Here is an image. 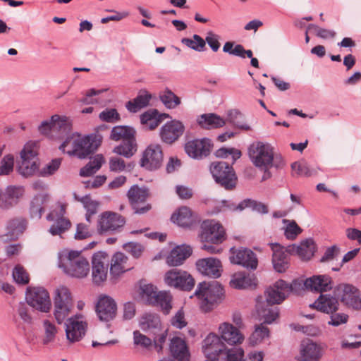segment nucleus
Wrapping results in <instances>:
<instances>
[{
  "instance_id": "a878e982",
  "label": "nucleus",
  "mask_w": 361,
  "mask_h": 361,
  "mask_svg": "<svg viewBox=\"0 0 361 361\" xmlns=\"http://www.w3.org/2000/svg\"><path fill=\"white\" fill-rule=\"evenodd\" d=\"M331 279L326 275L313 276L304 282L306 289L318 293L326 292L333 288Z\"/></svg>"
},
{
  "instance_id": "774afa93",
  "label": "nucleus",
  "mask_w": 361,
  "mask_h": 361,
  "mask_svg": "<svg viewBox=\"0 0 361 361\" xmlns=\"http://www.w3.org/2000/svg\"><path fill=\"white\" fill-rule=\"evenodd\" d=\"M291 168L293 176H310L312 175L310 170L305 164L294 162L292 164Z\"/></svg>"
},
{
  "instance_id": "dca6fc26",
  "label": "nucleus",
  "mask_w": 361,
  "mask_h": 361,
  "mask_svg": "<svg viewBox=\"0 0 361 361\" xmlns=\"http://www.w3.org/2000/svg\"><path fill=\"white\" fill-rule=\"evenodd\" d=\"M230 261L235 264H240L246 268L251 269H256L258 265V260L256 255L251 250L247 248L235 249L234 247L230 250Z\"/></svg>"
},
{
  "instance_id": "c9c22d12",
  "label": "nucleus",
  "mask_w": 361,
  "mask_h": 361,
  "mask_svg": "<svg viewBox=\"0 0 361 361\" xmlns=\"http://www.w3.org/2000/svg\"><path fill=\"white\" fill-rule=\"evenodd\" d=\"M135 130L133 128L126 126H117L112 128L110 138L114 141H123L135 139Z\"/></svg>"
},
{
  "instance_id": "72a5a7b5",
  "label": "nucleus",
  "mask_w": 361,
  "mask_h": 361,
  "mask_svg": "<svg viewBox=\"0 0 361 361\" xmlns=\"http://www.w3.org/2000/svg\"><path fill=\"white\" fill-rule=\"evenodd\" d=\"M170 351L172 356L178 361L188 360L190 353L185 341L179 337L171 340Z\"/></svg>"
},
{
  "instance_id": "9b49d317",
  "label": "nucleus",
  "mask_w": 361,
  "mask_h": 361,
  "mask_svg": "<svg viewBox=\"0 0 361 361\" xmlns=\"http://www.w3.org/2000/svg\"><path fill=\"white\" fill-rule=\"evenodd\" d=\"M26 300L29 305L40 312H48L51 309L49 294L44 288H27Z\"/></svg>"
},
{
  "instance_id": "5fc2aeb1",
  "label": "nucleus",
  "mask_w": 361,
  "mask_h": 361,
  "mask_svg": "<svg viewBox=\"0 0 361 361\" xmlns=\"http://www.w3.org/2000/svg\"><path fill=\"white\" fill-rule=\"evenodd\" d=\"M181 42L188 47L197 51H203L205 49V41L198 35H194L192 38H183Z\"/></svg>"
},
{
  "instance_id": "c03bdc74",
  "label": "nucleus",
  "mask_w": 361,
  "mask_h": 361,
  "mask_svg": "<svg viewBox=\"0 0 361 361\" xmlns=\"http://www.w3.org/2000/svg\"><path fill=\"white\" fill-rule=\"evenodd\" d=\"M162 116L159 115L157 110L145 112L141 116V123L145 125L149 130L155 129L161 123Z\"/></svg>"
},
{
  "instance_id": "864d4df0",
  "label": "nucleus",
  "mask_w": 361,
  "mask_h": 361,
  "mask_svg": "<svg viewBox=\"0 0 361 361\" xmlns=\"http://www.w3.org/2000/svg\"><path fill=\"white\" fill-rule=\"evenodd\" d=\"M47 196L38 195L31 202L30 213L33 218L40 219L44 212L43 204L47 201Z\"/></svg>"
},
{
  "instance_id": "0e129e2a",
  "label": "nucleus",
  "mask_w": 361,
  "mask_h": 361,
  "mask_svg": "<svg viewBox=\"0 0 361 361\" xmlns=\"http://www.w3.org/2000/svg\"><path fill=\"white\" fill-rule=\"evenodd\" d=\"M224 355H226L227 361H243L244 351L241 348H235L232 349H226Z\"/></svg>"
},
{
  "instance_id": "8fccbe9b",
  "label": "nucleus",
  "mask_w": 361,
  "mask_h": 361,
  "mask_svg": "<svg viewBox=\"0 0 361 361\" xmlns=\"http://www.w3.org/2000/svg\"><path fill=\"white\" fill-rule=\"evenodd\" d=\"M160 325V319L157 314H146L140 320V327L144 331L159 329Z\"/></svg>"
},
{
  "instance_id": "39448f33",
  "label": "nucleus",
  "mask_w": 361,
  "mask_h": 361,
  "mask_svg": "<svg viewBox=\"0 0 361 361\" xmlns=\"http://www.w3.org/2000/svg\"><path fill=\"white\" fill-rule=\"evenodd\" d=\"M210 171L215 181L226 190L234 189L237 184V176L233 167L225 161L212 162Z\"/></svg>"
},
{
  "instance_id": "393cba45",
  "label": "nucleus",
  "mask_w": 361,
  "mask_h": 361,
  "mask_svg": "<svg viewBox=\"0 0 361 361\" xmlns=\"http://www.w3.org/2000/svg\"><path fill=\"white\" fill-rule=\"evenodd\" d=\"M196 266L198 271L205 276L214 279L221 276V263L216 258L200 259L197 261Z\"/></svg>"
},
{
  "instance_id": "4468645a",
  "label": "nucleus",
  "mask_w": 361,
  "mask_h": 361,
  "mask_svg": "<svg viewBox=\"0 0 361 361\" xmlns=\"http://www.w3.org/2000/svg\"><path fill=\"white\" fill-rule=\"evenodd\" d=\"M163 161V152L159 145H149L143 152L140 165L148 170L159 169Z\"/></svg>"
},
{
  "instance_id": "603ef678",
  "label": "nucleus",
  "mask_w": 361,
  "mask_h": 361,
  "mask_svg": "<svg viewBox=\"0 0 361 361\" xmlns=\"http://www.w3.org/2000/svg\"><path fill=\"white\" fill-rule=\"evenodd\" d=\"M157 288L152 284H141L140 294L142 298L149 305L157 302L156 297L158 295Z\"/></svg>"
},
{
  "instance_id": "c85d7f7f",
  "label": "nucleus",
  "mask_w": 361,
  "mask_h": 361,
  "mask_svg": "<svg viewBox=\"0 0 361 361\" xmlns=\"http://www.w3.org/2000/svg\"><path fill=\"white\" fill-rule=\"evenodd\" d=\"M24 190L22 187L9 186L4 192H1V207L11 208L18 204L23 197Z\"/></svg>"
},
{
  "instance_id": "e433bc0d",
  "label": "nucleus",
  "mask_w": 361,
  "mask_h": 361,
  "mask_svg": "<svg viewBox=\"0 0 361 361\" xmlns=\"http://www.w3.org/2000/svg\"><path fill=\"white\" fill-rule=\"evenodd\" d=\"M54 305L73 307V299L70 290L64 286L56 288L54 295Z\"/></svg>"
},
{
  "instance_id": "2f4dec72",
  "label": "nucleus",
  "mask_w": 361,
  "mask_h": 361,
  "mask_svg": "<svg viewBox=\"0 0 361 361\" xmlns=\"http://www.w3.org/2000/svg\"><path fill=\"white\" fill-rule=\"evenodd\" d=\"M257 278L254 274L240 271L235 273L232 276L230 285L234 288L244 289L255 287L257 286Z\"/></svg>"
},
{
  "instance_id": "052dcab7",
  "label": "nucleus",
  "mask_w": 361,
  "mask_h": 361,
  "mask_svg": "<svg viewBox=\"0 0 361 361\" xmlns=\"http://www.w3.org/2000/svg\"><path fill=\"white\" fill-rule=\"evenodd\" d=\"M44 329V338L43 339L44 344H48L54 340L57 334V329L56 326L50 321L46 319L43 322Z\"/></svg>"
},
{
  "instance_id": "f257e3e1",
  "label": "nucleus",
  "mask_w": 361,
  "mask_h": 361,
  "mask_svg": "<svg viewBox=\"0 0 361 361\" xmlns=\"http://www.w3.org/2000/svg\"><path fill=\"white\" fill-rule=\"evenodd\" d=\"M248 153L253 164L264 171L272 166L279 169L285 165L283 157L275 154L273 147L268 143L254 142L250 146Z\"/></svg>"
},
{
  "instance_id": "bb28decb",
  "label": "nucleus",
  "mask_w": 361,
  "mask_h": 361,
  "mask_svg": "<svg viewBox=\"0 0 361 361\" xmlns=\"http://www.w3.org/2000/svg\"><path fill=\"white\" fill-rule=\"evenodd\" d=\"M310 307L329 314L338 310L339 302L336 297L330 294H321L314 303L310 305Z\"/></svg>"
},
{
  "instance_id": "37998d69",
  "label": "nucleus",
  "mask_w": 361,
  "mask_h": 361,
  "mask_svg": "<svg viewBox=\"0 0 361 361\" xmlns=\"http://www.w3.org/2000/svg\"><path fill=\"white\" fill-rule=\"evenodd\" d=\"M336 291L341 297V300L346 305L355 298V294H358V289L349 284H341L337 287Z\"/></svg>"
},
{
  "instance_id": "338daca9",
  "label": "nucleus",
  "mask_w": 361,
  "mask_h": 361,
  "mask_svg": "<svg viewBox=\"0 0 361 361\" xmlns=\"http://www.w3.org/2000/svg\"><path fill=\"white\" fill-rule=\"evenodd\" d=\"M330 320L328 324L338 326L341 324H345L348 322V316L343 312H333L330 313Z\"/></svg>"
},
{
  "instance_id": "ea45409f",
  "label": "nucleus",
  "mask_w": 361,
  "mask_h": 361,
  "mask_svg": "<svg viewBox=\"0 0 361 361\" xmlns=\"http://www.w3.org/2000/svg\"><path fill=\"white\" fill-rule=\"evenodd\" d=\"M26 227V222L22 218H14L10 219L6 224L7 234L11 239H16L21 234Z\"/></svg>"
},
{
  "instance_id": "f8f14e48",
  "label": "nucleus",
  "mask_w": 361,
  "mask_h": 361,
  "mask_svg": "<svg viewBox=\"0 0 361 361\" xmlns=\"http://www.w3.org/2000/svg\"><path fill=\"white\" fill-rule=\"evenodd\" d=\"M66 205L58 204L47 216L49 221H55V223L50 227L49 232L53 235H61L71 226L70 221L64 217Z\"/></svg>"
},
{
  "instance_id": "f03ea898",
  "label": "nucleus",
  "mask_w": 361,
  "mask_h": 361,
  "mask_svg": "<svg viewBox=\"0 0 361 361\" xmlns=\"http://www.w3.org/2000/svg\"><path fill=\"white\" fill-rule=\"evenodd\" d=\"M101 140H97L96 137H81L80 135L73 133L60 145L59 149L68 154H73L82 159L92 153L97 148Z\"/></svg>"
},
{
  "instance_id": "4c0bfd02",
  "label": "nucleus",
  "mask_w": 361,
  "mask_h": 361,
  "mask_svg": "<svg viewBox=\"0 0 361 361\" xmlns=\"http://www.w3.org/2000/svg\"><path fill=\"white\" fill-rule=\"evenodd\" d=\"M201 127L207 129L217 128L225 125V121L215 114H203L198 119Z\"/></svg>"
},
{
  "instance_id": "7ed1b4c3",
  "label": "nucleus",
  "mask_w": 361,
  "mask_h": 361,
  "mask_svg": "<svg viewBox=\"0 0 361 361\" xmlns=\"http://www.w3.org/2000/svg\"><path fill=\"white\" fill-rule=\"evenodd\" d=\"M59 267L68 275L78 279L86 277L90 270L87 259L81 252L75 250L65 252L61 258Z\"/></svg>"
},
{
  "instance_id": "a211bd4d",
  "label": "nucleus",
  "mask_w": 361,
  "mask_h": 361,
  "mask_svg": "<svg viewBox=\"0 0 361 361\" xmlns=\"http://www.w3.org/2000/svg\"><path fill=\"white\" fill-rule=\"evenodd\" d=\"M269 246L273 252L272 263L274 269L279 273L286 271L289 267V255L293 252L287 251V247L278 243H270Z\"/></svg>"
},
{
  "instance_id": "79ce46f5",
  "label": "nucleus",
  "mask_w": 361,
  "mask_h": 361,
  "mask_svg": "<svg viewBox=\"0 0 361 361\" xmlns=\"http://www.w3.org/2000/svg\"><path fill=\"white\" fill-rule=\"evenodd\" d=\"M104 162V158L102 154H97L90 162L80 169V175L81 176H90L96 173Z\"/></svg>"
},
{
  "instance_id": "cd10ccee",
  "label": "nucleus",
  "mask_w": 361,
  "mask_h": 361,
  "mask_svg": "<svg viewBox=\"0 0 361 361\" xmlns=\"http://www.w3.org/2000/svg\"><path fill=\"white\" fill-rule=\"evenodd\" d=\"M171 220L180 226L189 227L198 221V218L189 207L183 206L173 214Z\"/></svg>"
},
{
  "instance_id": "4be33fe9",
  "label": "nucleus",
  "mask_w": 361,
  "mask_h": 361,
  "mask_svg": "<svg viewBox=\"0 0 361 361\" xmlns=\"http://www.w3.org/2000/svg\"><path fill=\"white\" fill-rule=\"evenodd\" d=\"M274 305L262 300V298L257 300V315L259 320H262L264 324H271L279 317V308Z\"/></svg>"
},
{
  "instance_id": "7c9ffc66",
  "label": "nucleus",
  "mask_w": 361,
  "mask_h": 361,
  "mask_svg": "<svg viewBox=\"0 0 361 361\" xmlns=\"http://www.w3.org/2000/svg\"><path fill=\"white\" fill-rule=\"evenodd\" d=\"M316 246L312 239H307L299 245H291L287 247V251L296 254L302 260H309L315 252Z\"/></svg>"
},
{
  "instance_id": "a19ab883",
  "label": "nucleus",
  "mask_w": 361,
  "mask_h": 361,
  "mask_svg": "<svg viewBox=\"0 0 361 361\" xmlns=\"http://www.w3.org/2000/svg\"><path fill=\"white\" fill-rule=\"evenodd\" d=\"M150 99L151 95L146 92L139 94L135 99L128 101L126 107L130 112H137L148 105Z\"/></svg>"
},
{
  "instance_id": "5701e85b",
  "label": "nucleus",
  "mask_w": 361,
  "mask_h": 361,
  "mask_svg": "<svg viewBox=\"0 0 361 361\" xmlns=\"http://www.w3.org/2000/svg\"><path fill=\"white\" fill-rule=\"evenodd\" d=\"M218 331L221 339L231 345L241 344L245 338L240 330L228 322L221 323Z\"/></svg>"
},
{
  "instance_id": "b1692460",
  "label": "nucleus",
  "mask_w": 361,
  "mask_h": 361,
  "mask_svg": "<svg viewBox=\"0 0 361 361\" xmlns=\"http://www.w3.org/2000/svg\"><path fill=\"white\" fill-rule=\"evenodd\" d=\"M51 121H53V138L66 139L71 136L72 123L68 117L55 114L51 116Z\"/></svg>"
},
{
  "instance_id": "680f3d73",
  "label": "nucleus",
  "mask_w": 361,
  "mask_h": 361,
  "mask_svg": "<svg viewBox=\"0 0 361 361\" xmlns=\"http://www.w3.org/2000/svg\"><path fill=\"white\" fill-rule=\"evenodd\" d=\"M161 102L168 108H175L180 103V99L173 92L167 90L160 96Z\"/></svg>"
},
{
  "instance_id": "6e6552de",
  "label": "nucleus",
  "mask_w": 361,
  "mask_h": 361,
  "mask_svg": "<svg viewBox=\"0 0 361 361\" xmlns=\"http://www.w3.org/2000/svg\"><path fill=\"white\" fill-rule=\"evenodd\" d=\"M165 283L172 288L189 291L195 286V280L186 271L172 269L164 275Z\"/></svg>"
},
{
  "instance_id": "20e7f679",
  "label": "nucleus",
  "mask_w": 361,
  "mask_h": 361,
  "mask_svg": "<svg viewBox=\"0 0 361 361\" xmlns=\"http://www.w3.org/2000/svg\"><path fill=\"white\" fill-rule=\"evenodd\" d=\"M195 295L200 300L202 311L208 312L221 302L224 295V288L217 281L202 282L198 285Z\"/></svg>"
},
{
  "instance_id": "c756f323",
  "label": "nucleus",
  "mask_w": 361,
  "mask_h": 361,
  "mask_svg": "<svg viewBox=\"0 0 361 361\" xmlns=\"http://www.w3.org/2000/svg\"><path fill=\"white\" fill-rule=\"evenodd\" d=\"M322 356L320 345L312 341H303L300 347V361H318Z\"/></svg>"
},
{
  "instance_id": "9d476101",
  "label": "nucleus",
  "mask_w": 361,
  "mask_h": 361,
  "mask_svg": "<svg viewBox=\"0 0 361 361\" xmlns=\"http://www.w3.org/2000/svg\"><path fill=\"white\" fill-rule=\"evenodd\" d=\"M202 348L205 361H219L226 350V345L219 336L211 333L203 340Z\"/></svg>"
},
{
  "instance_id": "0eeeda50",
  "label": "nucleus",
  "mask_w": 361,
  "mask_h": 361,
  "mask_svg": "<svg viewBox=\"0 0 361 361\" xmlns=\"http://www.w3.org/2000/svg\"><path fill=\"white\" fill-rule=\"evenodd\" d=\"M150 196L149 190L146 187L133 185L127 193V197L135 213L143 214L152 209L149 203H147V199Z\"/></svg>"
},
{
  "instance_id": "1a4fd4ad",
  "label": "nucleus",
  "mask_w": 361,
  "mask_h": 361,
  "mask_svg": "<svg viewBox=\"0 0 361 361\" xmlns=\"http://www.w3.org/2000/svg\"><path fill=\"white\" fill-rule=\"evenodd\" d=\"M200 238L202 243L218 245L225 240L226 232L219 223L214 220H207L201 225Z\"/></svg>"
},
{
  "instance_id": "423d86ee",
  "label": "nucleus",
  "mask_w": 361,
  "mask_h": 361,
  "mask_svg": "<svg viewBox=\"0 0 361 361\" xmlns=\"http://www.w3.org/2000/svg\"><path fill=\"white\" fill-rule=\"evenodd\" d=\"M126 222V218L120 214L104 212L99 216L97 231L99 234L119 233L121 232Z\"/></svg>"
},
{
  "instance_id": "a18cd8bd",
  "label": "nucleus",
  "mask_w": 361,
  "mask_h": 361,
  "mask_svg": "<svg viewBox=\"0 0 361 361\" xmlns=\"http://www.w3.org/2000/svg\"><path fill=\"white\" fill-rule=\"evenodd\" d=\"M39 165L37 161L28 159H21L17 168L18 172L23 177L33 176L37 171Z\"/></svg>"
},
{
  "instance_id": "49530a36",
  "label": "nucleus",
  "mask_w": 361,
  "mask_h": 361,
  "mask_svg": "<svg viewBox=\"0 0 361 361\" xmlns=\"http://www.w3.org/2000/svg\"><path fill=\"white\" fill-rule=\"evenodd\" d=\"M269 329L264 324L256 325L255 331L249 338L250 343L256 345L262 343L265 338L269 337Z\"/></svg>"
},
{
  "instance_id": "ddd939ff",
  "label": "nucleus",
  "mask_w": 361,
  "mask_h": 361,
  "mask_svg": "<svg viewBox=\"0 0 361 361\" xmlns=\"http://www.w3.org/2000/svg\"><path fill=\"white\" fill-rule=\"evenodd\" d=\"M92 280L97 285L106 281L109 265V257L104 252H97L92 256Z\"/></svg>"
},
{
  "instance_id": "412c9836",
  "label": "nucleus",
  "mask_w": 361,
  "mask_h": 361,
  "mask_svg": "<svg viewBox=\"0 0 361 361\" xmlns=\"http://www.w3.org/2000/svg\"><path fill=\"white\" fill-rule=\"evenodd\" d=\"M184 130L183 124L179 121L173 120L161 127L160 137L164 142L172 144L183 135Z\"/></svg>"
},
{
  "instance_id": "473e14b6",
  "label": "nucleus",
  "mask_w": 361,
  "mask_h": 361,
  "mask_svg": "<svg viewBox=\"0 0 361 361\" xmlns=\"http://www.w3.org/2000/svg\"><path fill=\"white\" fill-rule=\"evenodd\" d=\"M192 249L190 246L181 245L173 248L167 257L166 262L170 266H179L190 256Z\"/></svg>"
},
{
  "instance_id": "2eb2a0df",
  "label": "nucleus",
  "mask_w": 361,
  "mask_h": 361,
  "mask_svg": "<svg viewBox=\"0 0 361 361\" xmlns=\"http://www.w3.org/2000/svg\"><path fill=\"white\" fill-rule=\"evenodd\" d=\"M87 324L82 316L69 318L66 323V335L70 343L80 341L85 335Z\"/></svg>"
},
{
  "instance_id": "f3484780",
  "label": "nucleus",
  "mask_w": 361,
  "mask_h": 361,
  "mask_svg": "<svg viewBox=\"0 0 361 361\" xmlns=\"http://www.w3.org/2000/svg\"><path fill=\"white\" fill-rule=\"evenodd\" d=\"M212 146V143L209 139H196L186 142L185 150L189 157L194 159H202L210 154Z\"/></svg>"
},
{
  "instance_id": "58836bf2",
  "label": "nucleus",
  "mask_w": 361,
  "mask_h": 361,
  "mask_svg": "<svg viewBox=\"0 0 361 361\" xmlns=\"http://www.w3.org/2000/svg\"><path fill=\"white\" fill-rule=\"evenodd\" d=\"M73 197L76 201L80 202L83 204L87 211L85 219L87 221L90 223L92 216L97 212L99 202L92 200L89 195L80 197L75 192H74Z\"/></svg>"
},
{
  "instance_id": "3c124183",
  "label": "nucleus",
  "mask_w": 361,
  "mask_h": 361,
  "mask_svg": "<svg viewBox=\"0 0 361 361\" xmlns=\"http://www.w3.org/2000/svg\"><path fill=\"white\" fill-rule=\"evenodd\" d=\"M156 300L152 305L159 306L164 314H168L171 309V295L166 291H160L156 297Z\"/></svg>"
},
{
  "instance_id": "4d7b16f0",
  "label": "nucleus",
  "mask_w": 361,
  "mask_h": 361,
  "mask_svg": "<svg viewBox=\"0 0 361 361\" xmlns=\"http://www.w3.org/2000/svg\"><path fill=\"white\" fill-rule=\"evenodd\" d=\"M73 307L54 305V315L58 324H62L71 314Z\"/></svg>"
},
{
  "instance_id": "13d9d810",
  "label": "nucleus",
  "mask_w": 361,
  "mask_h": 361,
  "mask_svg": "<svg viewBox=\"0 0 361 361\" xmlns=\"http://www.w3.org/2000/svg\"><path fill=\"white\" fill-rule=\"evenodd\" d=\"M14 157L8 154L5 155L0 162V176L9 175L13 170Z\"/></svg>"
},
{
  "instance_id": "aec40b11",
  "label": "nucleus",
  "mask_w": 361,
  "mask_h": 361,
  "mask_svg": "<svg viewBox=\"0 0 361 361\" xmlns=\"http://www.w3.org/2000/svg\"><path fill=\"white\" fill-rule=\"evenodd\" d=\"M292 289L285 281L279 280L272 286H270L265 292L266 299L264 300L272 304H280L282 302L288 292Z\"/></svg>"
},
{
  "instance_id": "f704fd0d",
  "label": "nucleus",
  "mask_w": 361,
  "mask_h": 361,
  "mask_svg": "<svg viewBox=\"0 0 361 361\" xmlns=\"http://www.w3.org/2000/svg\"><path fill=\"white\" fill-rule=\"evenodd\" d=\"M127 263L128 257L122 252H116L111 259L110 274L117 276L130 269Z\"/></svg>"
},
{
  "instance_id": "09e8293b",
  "label": "nucleus",
  "mask_w": 361,
  "mask_h": 361,
  "mask_svg": "<svg viewBox=\"0 0 361 361\" xmlns=\"http://www.w3.org/2000/svg\"><path fill=\"white\" fill-rule=\"evenodd\" d=\"M247 207L252 208L253 210L262 214H267L269 212L268 207L266 204L250 199L244 200L239 203L236 207H234L233 209H238L239 210H243Z\"/></svg>"
},
{
  "instance_id": "69168bd1",
  "label": "nucleus",
  "mask_w": 361,
  "mask_h": 361,
  "mask_svg": "<svg viewBox=\"0 0 361 361\" xmlns=\"http://www.w3.org/2000/svg\"><path fill=\"white\" fill-rule=\"evenodd\" d=\"M61 163V159H54L50 163L43 167L39 174L42 176H48L54 174L59 168Z\"/></svg>"
},
{
  "instance_id": "bf43d9fd",
  "label": "nucleus",
  "mask_w": 361,
  "mask_h": 361,
  "mask_svg": "<svg viewBox=\"0 0 361 361\" xmlns=\"http://www.w3.org/2000/svg\"><path fill=\"white\" fill-rule=\"evenodd\" d=\"M13 277L15 281L19 284L25 285L29 283L28 273L24 267L20 264L16 265L13 271Z\"/></svg>"
},
{
  "instance_id": "6ab92c4d",
  "label": "nucleus",
  "mask_w": 361,
  "mask_h": 361,
  "mask_svg": "<svg viewBox=\"0 0 361 361\" xmlns=\"http://www.w3.org/2000/svg\"><path fill=\"white\" fill-rule=\"evenodd\" d=\"M96 312L101 321L109 322L116 315V303L111 297L102 295L97 302Z\"/></svg>"
},
{
  "instance_id": "6e6d98bb",
  "label": "nucleus",
  "mask_w": 361,
  "mask_h": 361,
  "mask_svg": "<svg viewBox=\"0 0 361 361\" xmlns=\"http://www.w3.org/2000/svg\"><path fill=\"white\" fill-rule=\"evenodd\" d=\"M38 154L37 145L35 142H27L20 152L21 159H28L37 161Z\"/></svg>"
},
{
  "instance_id": "e2e57ef3",
  "label": "nucleus",
  "mask_w": 361,
  "mask_h": 361,
  "mask_svg": "<svg viewBox=\"0 0 361 361\" xmlns=\"http://www.w3.org/2000/svg\"><path fill=\"white\" fill-rule=\"evenodd\" d=\"M99 118L102 121L108 123H114L121 119L119 114L115 109H106L99 114Z\"/></svg>"
},
{
  "instance_id": "de8ad7c7",
  "label": "nucleus",
  "mask_w": 361,
  "mask_h": 361,
  "mask_svg": "<svg viewBox=\"0 0 361 361\" xmlns=\"http://www.w3.org/2000/svg\"><path fill=\"white\" fill-rule=\"evenodd\" d=\"M137 151L135 139L132 140L123 141V142L114 148V152L125 157H132Z\"/></svg>"
}]
</instances>
